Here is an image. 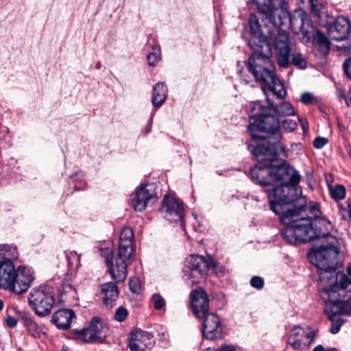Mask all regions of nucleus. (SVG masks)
<instances>
[{"label": "nucleus", "instance_id": "1", "mask_svg": "<svg viewBox=\"0 0 351 351\" xmlns=\"http://www.w3.org/2000/svg\"><path fill=\"white\" fill-rule=\"evenodd\" d=\"M251 112L248 130L252 138L248 149L258 160L250 170L251 178L263 186L281 182L272 191L267 189V193L271 210L280 216L281 223L285 225L281 231L282 237L291 244H300L328 237L329 221L325 217H321L317 203H310L313 217L294 219L304 210L306 199L298 186L300 181L299 173L285 161L273 165L285 150L280 141L278 119L271 114L270 108L263 105L260 101L254 103Z\"/></svg>", "mask_w": 351, "mask_h": 351}, {"label": "nucleus", "instance_id": "2", "mask_svg": "<svg viewBox=\"0 0 351 351\" xmlns=\"http://www.w3.org/2000/svg\"><path fill=\"white\" fill-rule=\"evenodd\" d=\"M258 13L250 15L249 19L251 37L248 40L249 47L253 53L249 58V69L258 80L267 83H273L274 89L280 96L285 93L281 84L274 77L271 51L267 37L270 39L279 32L285 19H290L287 3L282 2L281 8L274 7L271 0H250Z\"/></svg>", "mask_w": 351, "mask_h": 351}, {"label": "nucleus", "instance_id": "3", "mask_svg": "<svg viewBox=\"0 0 351 351\" xmlns=\"http://www.w3.org/2000/svg\"><path fill=\"white\" fill-rule=\"evenodd\" d=\"M110 242L99 247L101 255L105 258L112 278L117 282H123L127 277V267L132 263L134 252V233L128 227L123 228L119 237V247L114 256Z\"/></svg>", "mask_w": 351, "mask_h": 351}, {"label": "nucleus", "instance_id": "4", "mask_svg": "<svg viewBox=\"0 0 351 351\" xmlns=\"http://www.w3.org/2000/svg\"><path fill=\"white\" fill-rule=\"evenodd\" d=\"M35 280L34 270L26 266L15 267L10 260L0 261V288L16 295L27 291Z\"/></svg>", "mask_w": 351, "mask_h": 351}, {"label": "nucleus", "instance_id": "5", "mask_svg": "<svg viewBox=\"0 0 351 351\" xmlns=\"http://www.w3.org/2000/svg\"><path fill=\"white\" fill-rule=\"evenodd\" d=\"M191 308L193 314L204 318L202 333L209 340L222 337V327L219 317L214 313H208L209 301L208 295L202 289H197L191 292Z\"/></svg>", "mask_w": 351, "mask_h": 351}, {"label": "nucleus", "instance_id": "6", "mask_svg": "<svg viewBox=\"0 0 351 351\" xmlns=\"http://www.w3.org/2000/svg\"><path fill=\"white\" fill-rule=\"evenodd\" d=\"M308 258L318 269V293L321 300L326 304L324 312L329 318V244L312 248L308 254Z\"/></svg>", "mask_w": 351, "mask_h": 351}, {"label": "nucleus", "instance_id": "7", "mask_svg": "<svg viewBox=\"0 0 351 351\" xmlns=\"http://www.w3.org/2000/svg\"><path fill=\"white\" fill-rule=\"evenodd\" d=\"M351 278L342 273L336 274V280L330 285V313L333 315H351Z\"/></svg>", "mask_w": 351, "mask_h": 351}, {"label": "nucleus", "instance_id": "8", "mask_svg": "<svg viewBox=\"0 0 351 351\" xmlns=\"http://www.w3.org/2000/svg\"><path fill=\"white\" fill-rule=\"evenodd\" d=\"M267 40L271 48L274 45L277 61L280 66L286 68L292 63L299 68H306V61L301 53L293 51V45L290 42L287 32L281 31L280 28L279 32L272 39L267 37Z\"/></svg>", "mask_w": 351, "mask_h": 351}, {"label": "nucleus", "instance_id": "9", "mask_svg": "<svg viewBox=\"0 0 351 351\" xmlns=\"http://www.w3.org/2000/svg\"><path fill=\"white\" fill-rule=\"evenodd\" d=\"M272 66H273V73L274 75V77L277 81H278V83L282 85V86L285 92V93L283 96L279 95L278 93L274 89V84H273V83H267L266 82H264L263 80H258L255 77V75H254L252 71L250 69H249V63L247 64L246 69H242L241 70H240L239 71V73L240 75L241 78L243 80V81L245 84H249L250 82H252V75L256 82L261 83L263 84L262 90L266 96L267 104V105L266 106L268 108H270L271 112L274 111L276 113H277L278 115L283 116V117L293 115V114H295V110L291 104H290L289 102H287V101H282L280 104L274 105V104L271 101H270V99L267 97L268 92H272L273 94L277 98H278L280 99H285V97L287 96V90H285V88L283 84H282V82H280V80L276 75L274 66L273 64H272Z\"/></svg>", "mask_w": 351, "mask_h": 351}, {"label": "nucleus", "instance_id": "10", "mask_svg": "<svg viewBox=\"0 0 351 351\" xmlns=\"http://www.w3.org/2000/svg\"><path fill=\"white\" fill-rule=\"evenodd\" d=\"M28 302L36 315L45 317L51 313L55 300L49 287L40 286L31 290Z\"/></svg>", "mask_w": 351, "mask_h": 351}, {"label": "nucleus", "instance_id": "11", "mask_svg": "<svg viewBox=\"0 0 351 351\" xmlns=\"http://www.w3.org/2000/svg\"><path fill=\"white\" fill-rule=\"evenodd\" d=\"M210 267H215V265L212 262H208L204 256L191 255L186 259L184 276L192 284H197L206 276Z\"/></svg>", "mask_w": 351, "mask_h": 351}, {"label": "nucleus", "instance_id": "12", "mask_svg": "<svg viewBox=\"0 0 351 351\" xmlns=\"http://www.w3.org/2000/svg\"><path fill=\"white\" fill-rule=\"evenodd\" d=\"M158 199L156 186L153 183L145 184L138 187L131 196V204L136 211H143L150 202Z\"/></svg>", "mask_w": 351, "mask_h": 351}, {"label": "nucleus", "instance_id": "13", "mask_svg": "<svg viewBox=\"0 0 351 351\" xmlns=\"http://www.w3.org/2000/svg\"><path fill=\"white\" fill-rule=\"evenodd\" d=\"M162 212L165 213V217L170 221L181 222L182 226H184V210L182 201L171 195H166L162 200Z\"/></svg>", "mask_w": 351, "mask_h": 351}, {"label": "nucleus", "instance_id": "14", "mask_svg": "<svg viewBox=\"0 0 351 351\" xmlns=\"http://www.w3.org/2000/svg\"><path fill=\"white\" fill-rule=\"evenodd\" d=\"M315 335V331L310 328L306 330L300 326H295L290 330L288 343L295 350L302 349L314 341Z\"/></svg>", "mask_w": 351, "mask_h": 351}, {"label": "nucleus", "instance_id": "15", "mask_svg": "<svg viewBox=\"0 0 351 351\" xmlns=\"http://www.w3.org/2000/svg\"><path fill=\"white\" fill-rule=\"evenodd\" d=\"M153 336L148 332L136 330L130 333L128 347L131 351H146L154 344Z\"/></svg>", "mask_w": 351, "mask_h": 351}, {"label": "nucleus", "instance_id": "16", "mask_svg": "<svg viewBox=\"0 0 351 351\" xmlns=\"http://www.w3.org/2000/svg\"><path fill=\"white\" fill-rule=\"evenodd\" d=\"M350 33V23L343 16H338L332 24H330V40L342 41L346 39Z\"/></svg>", "mask_w": 351, "mask_h": 351}, {"label": "nucleus", "instance_id": "17", "mask_svg": "<svg viewBox=\"0 0 351 351\" xmlns=\"http://www.w3.org/2000/svg\"><path fill=\"white\" fill-rule=\"evenodd\" d=\"M75 313L70 309H60L56 311L51 318V322L58 329L66 330L70 327Z\"/></svg>", "mask_w": 351, "mask_h": 351}, {"label": "nucleus", "instance_id": "18", "mask_svg": "<svg viewBox=\"0 0 351 351\" xmlns=\"http://www.w3.org/2000/svg\"><path fill=\"white\" fill-rule=\"evenodd\" d=\"M101 294L105 305L112 308L119 297V291L114 282H106L101 285Z\"/></svg>", "mask_w": 351, "mask_h": 351}, {"label": "nucleus", "instance_id": "19", "mask_svg": "<svg viewBox=\"0 0 351 351\" xmlns=\"http://www.w3.org/2000/svg\"><path fill=\"white\" fill-rule=\"evenodd\" d=\"M344 254L334 244H330V272L343 271Z\"/></svg>", "mask_w": 351, "mask_h": 351}, {"label": "nucleus", "instance_id": "20", "mask_svg": "<svg viewBox=\"0 0 351 351\" xmlns=\"http://www.w3.org/2000/svg\"><path fill=\"white\" fill-rule=\"evenodd\" d=\"M313 43L317 47L321 56H326L329 52V38L322 31L317 29L313 35Z\"/></svg>", "mask_w": 351, "mask_h": 351}, {"label": "nucleus", "instance_id": "21", "mask_svg": "<svg viewBox=\"0 0 351 351\" xmlns=\"http://www.w3.org/2000/svg\"><path fill=\"white\" fill-rule=\"evenodd\" d=\"M90 328L92 330V338L94 337L97 341H103L108 332V328L104 322L97 317H94L90 323Z\"/></svg>", "mask_w": 351, "mask_h": 351}, {"label": "nucleus", "instance_id": "22", "mask_svg": "<svg viewBox=\"0 0 351 351\" xmlns=\"http://www.w3.org/2000/svg\"><path fill=\"white\" fill-rule=\"evenodd\" d=\"M167 93V88L163 82H158L154 86L152 102L154 107L158 108L165 102Z\"/></svg>", "mask_w": 351, "mask_h": 351}, {"label": "nucleus", "instance_id": "23", "mask_svg": "<svg viewBox=\"0 0 351 351\" xmlns=\"http://www.w3.org/2000/svg\"><path fill=\"white\" fill-rule=\"evenodd\" d=\"M19 252L16 246L9 244H0V258L3 260L17 259Z\"/></svg>", "mask_w": 351, "mask_h": 351}, {"label": "nucleus", "instance_id": "24", "mask_svg": "<svg viewBox=\"0 0 351 351\" xmlns=\"http://www.w3.org/2000/svg\"><path fill=\"white\" fill-rule=\"evenodd\" d=\"M73 334L75 335L76 339L81 340L84 343H94L97 341L95 337H91L93 334L92 330L90 328V325L87 328H84L82 330H73Z\"/></svg>", "mask_w": 351, "mask_h": 351}, {"label": "nucleus", "instance_id": "25", "mask_svg": "<svg viewBox=\"0 0 351 351\" xmlns=\"http://www.w3.org/2000/svg\"><path fill=\"white\" fill-rule=\"evenodd\" d=\"M24 324L29 332V333L34 337H39L40 333L44 330L43 325H38L33 319L32 318H26L25 319Z\"/></svg>", "mask_w": 351, "mask_h": 351}, {"label": "nucleus", "instance_id": "26", "mask_svg": "<svg viewBox=\"0 0 351 351\" xmlns=\"http://www.w3.org/2000/svg\"><path fill=\"white\" fill-rule=\"evenodd\" d=\"M346 196V189L342 184L332 186L330 184V197L335 201L339 202L343 200Z\"/></svg>", "mask_w": 351, "mask_h": 351}, {"label": "nucleus", "instance_id": "27", "mask_svg": "<svg viewBox=\"0 0 351 351\" xmlns=\"http://www.w3.org/2000/svg\"><path fill=\"white\" fill-rule=\"evenodd\" d=\"M152 51L147 56L148 64L151 66H154L161 59V51L158 45L152 46Z\"/></svg>", "mask_w": 351, "mask_h": 351}, {"label": "nucleus", "instance_id": "28", "mask_svg": "<svg viewBox=\"0 0 351 351\" xmlns=\"http://www.w3.org/2000/svg\"><path fill=\"white\" fill-rule=\"evenodd\" d=\"M309 2L311 3V11L313 14L314 16H317L319 23H322L324 26L326 27L327 31H329V27H328V16L326 14V19H323V16L322 15V12H320L319 8L317 5L313 3V0H309Z\"/></svg>", "mask_w": 351, "mask_h": 351}, {"label": "nucleus", "instance_id": "29", "mask_svg": "<svg viewBox=\"0 0 351 351\" xmlns=\"http://www.w3.org/2000/svg\"><path fill=\"white\" fill-rule=\"evenodd\" d=\"M337 315H333L330 313V322H332V326L330 328V332L333 334L337 333L343 324L344 323V320L341 317L335 318V317ZM338 316H342L343 315H337Z\"/></svg>", "mask_w": 351, "mask_h": 351}, {"label": "nucleus", "instance_id": "30", "mask_svg": "<svg viewBox=\"0 0 351 351\" xmlns=\"http://www.w3.org/2000/svg\"><path fill=\"white\" fill-rule=\"evenodd\" d=\"M330 49L339 51L340 54H348L351 53V39L347 43V45H335L330 43Z\"/></svg>", "mask_w": 351, "mask_h": 351}, {"label": "nucleus", "instance_id": "31", "mask_svg": "<svg viewBox=\"0 0 351 351\" xmlns=\"http://www.w3.org/2000/svg\"><path fill=\"white\" fill-rule=\"evenodd\" d=\"M152 300L156 310H160L165 306V300L159 293L153 294Z\"/></svg>", "mask_w": 351, "mask_h": 351}, {"label": "nucleus", "instance_id": "32", "mask_svg": "<svg viewBox=\"0 0 351 351\" xmlns=\"http://www.w3.org/2000/svg\"><path fill=\"white\" fill-rule=\"evenodd\" d=\"M130 290L134 293H138L141 291L140 279L137 277H132L129 280Z\"/></svg>", "mask_w": 351, "mask_h": 351}, {"label": "nucleus", "instance_id": "33", "mask_svg": "<svg viewBox=\"0 0 351 351\" xmlns=\"http://www.w3.org/2000/svg\"><path fill=\"white\" fill-rule=\"evenodd\" d=\"M297 126V122L291 119H286L282 122V128L288 132H293L296 129Z\"/></svg>", "mask_w": 351, "mask_h": 351}, {"label": "nucleus", "instance_id": "34", "mask_svg": "<svg viewBox=\"0 0 351 351\" xmlns=\"http://www.w3.org/2000/svg\"><path fill=\"white\" fill-rule=\"evenodd\" d=\"M128 314V313L126 308L123 306H120L116 310L114 319L118 322H122L126 318Z\"/></svg>", "mask_w": 351, "mask_h": 351}, {"label": "nucleus", "instance_id": "35", "mask_svg": "<svg viewBox=\"0 0 351 351\" xmlns=\"http://www.w3.org/2000/svg\"><path fill=\"white\" fill-rule=\"evenodd\" d=\"M250 285L252 287L259 290L263 287L264 280L261 277L254 276L250 280Z\"/></svg>", "mask_w": 351, "mask_h": 351}, {"label": "nucleus", "instance_id": "36", "mask_svg": "<svg viewBox=\"0 0 351 351\" xmlns=\"http://www.w3.org/2000/svg\"><path fill=\"white\" fill-rule=\"evenodd\" d=\"M301 20H302V25H301V28H300V32H301V34L302 35L301 40L303 43H307L310 41L312 36H311V33L308 31L305 30L303 27V25H304L303 17H302Z\"/></svg>", "mask_w": 351, "mask_h": 351}, {"label": "nucleus", "instance_id": "37", "mask_svg": "<svg viewBox=\"0 0 351 351\" xmlns=\"http://www.w3.org/2000/svg\"><path fill=\"white\" fill-rule=\"evenodd\" d=\"M301 101L304 104H310L315 102V99L311 93H304L301 95Z\"/></svg>", "mask_w": 351, "mask_h": 351}, {"label": "nucleus", "instance_id": "38", "mask_svg": "<svg viewBox=\"0 0 351 351\" xmlns=\"http://www.w3.org/2000/svg\"><path fill=\"white\" fill-rule=\"evenodd\" d=\"M328 142V138L318 136L313 141V146L316 149H322Z\"/></svg>", "mask_w": 351, "mask_h": 351}, {"label": "nucleus", "instance_id": "39", "mask_svg": "<svg viewBox=\"0 0 351 351\" xmlns=\"http://www.w3.org/2000/svg\"><path fill=\"white\" fill-rule=\"evenodd\" d=\"M336 95L340 101L343 100L347 105H348V99L346 96V90L343 87H338L336 92Z\"/></svg>", "mask_w": 351, "mask_h": 351}, {"label": "nucleus", "instance_id": "40", "mask_svg": "<svg viewBox=\"0 0 351 351\" xmlns=\"http://www.w3.org/2000/svg\"><path fill=\"white\" fill-rule=\"evenodd\" d=\"M343 69L348 77L351 80V57L344 61Z\"/></svg>", "mask_w": 351, "mask_h": 351}, {"label": "nucleus", "instance_id": "41", "mask_svg": "<svg viewBox=\"0 0 351 351\" xmlns=\"http://www.w3.org/2000/svg\"><path fill=\"white\" fill-rule=\"evenodd\" d=\"M7 326L10 328H13L16 326L17 320L14 317L8 316L5 319Z\"/></svg>", "mask_w": 351, "mask_h": 351}, {"label": "nucleus", "instance_id": "42", "mask_svg": "<svg viewBox=\"0 0 351 351\" xmlns=\"http://www.w3.org/2000/svg\"><path fill=\"white\" fill-rule=\"evenodd\" d=\"M218 351H237L236 347L232 345H223Z\"/></svg>", "mask_w": 351, "mask_h": 351}, {"label": "nucleus", "instance_id": "43", "mask_svg": "<svg viewBox=\"0 0 351 351\" xmlns=\"http://www.w3.org/2000/svg\"><path fill=\"white\" fill-rule=\"evenodd\" d=\"M300 122H301V124H302V129H303V131L304 133H307L308 132V123L306 121H302L301 119H300Z\"/></svg>", "mask_w": 351, "mask_h": 351}, {"label": "nucleus", "instance_id": "44", "mask_svg": "<svg viewBox=\"0 0 351 351\" xmlns=\"http://www.w3.org/2000/svg\"><path fill=\"white\" fill-rule=\"evenodd\" d=\"M152 123V117H151L150 120L149 121L147 125L145 126V134H148L151 131Z\"/></svg>", "mask_w": 351, "mask_h": 351}, {"label": "nucleus", "instance_id": "45", "mask_svg": "<svg viewBox=\"0 0 351 351\" xmlns=\"http://www.w3.org/2000/svg\"><path fill=\"white\" fill-rule=\"evenodd\" d=\"M313 351H328V350H326L324 349V348L323 347V346L318 345L314 348Z\"/></svg>", "mask_w": 351, "mask_h": 351}, {"label": "nucleus", "instance_id": "46", "mask_svg": "<svg viewBox=\"0 0 351 351\" xmlns=\"http://www.w3.org/2000/svg\"><path fill=\"white\" fill-rule=\"evenodd\" d=\"M346 271H347V274L349 276H351V265H349L347 267V269H346Z\"/></svg>", "mask_w": 351, "mask_h": 351}, {"label": "nucleus", "instance_id": "47", "mask_svg": "<svg viewBox=\"0 0 351 351\" xmlns=\"http://www.w3.org/2000/svg\"><path fill=\"white\" fill-rule=\"evenodd\" d=\"M204 351H218V350H215L214 348H206L205 350Z\"/></svg>", "mask_w": 351, "mask_h": 351}, {"label": "nucleus", "instance_id": "48", "mask_svg": "<svg viewBox=\"0 0 351 351\" xmlns=\"http://www.w3.org/2000/svg\"><path fill=\"white\" fill-rule=\"evenodd\" d=\"M3 308V303L1 300H0V310H2Z\"/></svg>", "mask_w": 351, "mask_h": 351}, {"label": "nucleus", "instance_id": "49", "mask_svg": "<svg viewBox=\"0 0 351 351\" xmlns=\"http://www.w3.org/2000/svg\"><path fill=\"white\" fill-rule=\"evenodd\" d=\"M349 215L351 217V204L349 205Z\"/></svg>", "mask_w": 351, "mask_h": 351}, {"label": "nucleus", "instance_id": "50", "mask_svg": "<svg viewBox=\"0 0 351 351\" xmlns=\"http://www.w3.org/2000/svg\"><path fill=\"white\" fill-rule=\"evenodd\" d=\"M101 66V64L100 63H97V65H96V67L97 69H99Z\"/></svg>", "mask_w": 351, "mask_h": 351}, {"label": "nucleus", "instance_id": "51", "mask_svg": "<svg viewBox=\"0 0 351 351\" xmlns=\"http://www.w3.org/2000/svg\"><path fill=\"white\" fill-rule=\"evenodd\" d=\"M62 351H69V350L66 348H63Z\"/></svg>", "mask_w": 351, "mask_h": 351}, {"label": "nucleus", "instance_id": "52", "mask_svg": "<svg viewBox=\"0 0 351 351\" xmlns=\"http://www.w3.org/2000/svg\"><path fill=\"white\" fill-rule=\"evenodd\" d=\"M326 181V184H327L328 187L329 188V181L327 179Z\"/></svg>", "mask_w": 351, "mask_h": 351}, {"label": "nucleus", "instance_id": "53", "mask_svg": "<svg viewBox=\"0 0 351 351\" xmlns=\"http://www.w3.org/2000/svg\"><path fill=\"white\" fill-rule=\"evenodd\" d=\"M330 351H337L336 348H330Z\"/></svg>", "mask_w": 351, "mask_h": 351}]
</instances>
